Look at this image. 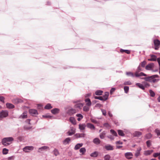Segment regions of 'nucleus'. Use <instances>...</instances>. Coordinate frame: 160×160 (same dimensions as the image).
<instances>
[{"label": "nucleus", "mask_w": 160, "mask_h": 160, "mask_svg": "<svg viewBox=\"0 0 160 160\" xmlns=\"http://www.w3.org/2000/svg\"><path fill=\"white\" fill-rule=\"evenodd\" d=\"M49 148L48 146H43L38 149V152H41L45 151L47 150H49Z\"/></svg>", "instance_id": "ddd939ff"}, {"label": "nucleus", "mask_w": 160, "mask_h": 160, "mask_svg": "<svg viewBox=\"0 0 160 160\" xmlns=\"http://www.w3.org/2000/svg\"><path fill=\"white\" fill-rule=\"evenodd\" d=\"M115 90V88H112L110 91V94H112L113 93V92H114Z\"/></svg>", "instance_id": "6e6d98bb"}, {"label": "nucleus", "mask_w": 160, "mask_h": 160, "mask_svg": "<svg viewBox=\"0 0 160 160\" xmlns=\"http://www.w3.org/2000/svg\"><path fill=\"white\" fill-rule=\"evenodd\" d=\"M111 156L109 154L106 155L104 157V160H110Z\"/></svg>", "instance_id": "4c0bfd02"}, {"label": "nucleus", "mask_w": 160, "mask_h": 160, "mask_svg": "<svg viewBox=\"0 0 160 160\" xmlns=\"http://www.w3.org/2000/svg\"><path fill=\"white\" fill-rule=\"evenodd\" d=\"M118 134L119 135L122 136H124L125 135L123 133V131L122 130H118Z\"/></svg>", "instance_id": "e433bc0d"}, {"label": "nucleus", "mask_w": 160, "mask_h": 160, "mask_svg": "<svg viewBox=\"0 0 160 160\" xmlns=\"http://www.w3.org/2000/svg\"><path fill=\"white\" fill-rule=\"evenodd\" d=\"M124 89L125 92L126 93H127L129 90V87L128 86H125L124 88Z\"/></svg>", "instance_id": "de8ad7c7"}, {"label": "nucleus", "mask_w": 160, "mask_h": 160, "mask_svg": "<svg viewBox=\"0 0 160 160\" xmlns=\"http://www.w3.org/2000/svg\"><path fill=\"white\" fill-rule=\"evenodd\" d=\"M147 136L148 137V138H150L152 137V135L151 134L148 133V134L147 135Z\"/></svg>", "instance_id": "774afa93"}, {"label": "nucleus", "mask_w": 160, "mask_h": 160, "mask_svg": "<svg viewBox=\"0 0 160 160\" xmlns=\"http://www.w3.org/2000/svg\"><path fill=\"white\" fill-rule=\"evenodd\" d=\"M12 102L13 103L15 104H17L19 103H21L23 102V101L21 99L16 98L12 100Z\"/></svg>", "instance_id": "0eeeda50"}, {"label": "nucleus", "mask_w": 160, "mask_h": 160, "mask_svg": "<svg viewBox=\"0 0 160 160\" xmlns=\"http://www.w3.org/2000/svg\"><path fill=\"white\" fill-rule=\"evenodd\" d=\"M83 110L84 111L87 112L89 110V108L87 106H84L83 108Z\"/></svg>", "instance_id": "3c124183"}, {"label": "nucleus", "mask_w": 160, "mask_h": 160, "mask_svg": "<svg viewBox=\"0 0 160 160\" xmlns=\"http://www.w3.org/2000/svg\"><path fill=\"white\" fill-rule=\"evenodd\" d=\"M77 112V110L74 109H71L68 110L67 113L70 115H72Z\"/></svg>", "instance_id": "1a4fd4ad"}, {"label": "nucleus", "mask_w": 160, "mask_h": 160, "mask_svg": "<svg viewBox=\"0 0 160 160\" xmlns=\"http://www.w3.org/2000/svg\"><path fill=\"white\" fill-rule=\"evenodd\" d=\"M108 114L110 117H112V115L111 113V112L109 111L108 112Z\"/></svg>", "instance_id": "69168bd1"}, {"label": "nucleus", "mask_w": 160, "mask_h": 160, "mask_svg": "<svg viewBox=\"0 0 160 160\" xmlns=\"http://www.w3.org/2000/svg\"><path fill=\"white\" fill-rule=\"evenodd\" d=\"M109 96V92H106L105 93V94L103 96H102L103 99V101H105L107 99Z\"/></svg>", "instance_id": "6ab92c4d"}, {"label": "nucleus", "mask_w": 160, "mask_h": 160, "mask_svg": "<svg viewBox=\"0 0 160 160\" xmlns=\"http://www.w3.org/2000/svg\"><path fill=\"white\" fill-rule=\"evenodd\" d=\"M83 106V105L82 104L79 103L75 104L74 107L77 111L78 110V109H81Z\"/></svg>", "instance_id": "4468645a"}, {"label": "nucleus", "mask_w": 160, "mask_h": 160, "mask_svg": "<svg viewBox=\"0 0 160 160\" xmlns=\"http://www.w3.org/2000/svg\"><path fill=\"white\" fill-rule=\"evenodd\" d=\"M134 75L136 77H138L140 76L139 73H138L137 72H135Z\"/></svg>", "instance_id": "680f3d73"}, {"label": "nucleus", "mask_w": 160, "mask_h": 160, "mask_svg": "<svg viewBox=\"0 0 160 160\" xmlns=\"http://www.w3.org/2000/svg\"><path fill=\"white\" fill-rule=\"evenodd\" d=\"M8 150L6 148H4L3 149L2 153L3 154H6L8 153Z\"/></svg>", "instance_id": "37998d69"}, {"label": "nucleus", "mask_w": 160, "mask_h": 160, "mask_svg": "<svg viewBox=\"0 0 160 160\" xmlns=\"http://www.w3.org/2000/svg\"><path fill=\"white\" fill-rule=\"evenodd\" d=\"M85 102L86 103V105L88 106H90L91 104V102L89 98H86L85 99Z\"/></svg>", "instance_id": "a878e982"}, {"label": "nucleus", "mask_w": 160, "mask_h": 160, "mask_svg": "<svg viewBox=\"0 0 160 160\" xmlns=\"http://www.w3.org/2000/svg\"><path fill=\"white\" fill-rule=\"evenodd\" d=\"M108 138H110L111 140H113L114 139L113 137H112L111 136H108Z\"/></svg>", "instance_id": "338daca9"}, {"label": "nucleus", "mask_w": 160, "mask_h": 160, "mask_svg": "<svg viewBox=\"0 0 160 160\" xmlns=\"http://www.w3.org/2000/svg\"><path fill=\"white\" fill-rule=\"evenodd\" d=\"M12 137H8L4 138L2 140V143L4 146H7L11 143V142L13 141Z\"/></svg>", "instance_id": "f03ea898"}, {"label": "nucleus", "mask_w": 160, "mask_h": 160, "mask_svg": "<svg viewBox=\"0 0 160 160\" xmlns=\"http://www.w3.org/2000/svg\"><path fill=\"white\" fill-rule=\"evenodd\" d=\"M100 140L98 138H96L93 140V142L97 144H99L100 143Z\"/></svg>", "instance_id": "393cba45"}, {"label": "nucleus", "mask_w": 160, "mask_h": 160, "mask_svg": "<svg viewBox=\"0 0 160 160\" xmlns=\"http://www.w3.org/2000/svg\"><path fill=\"white\" fill-rule=\"evenodd\" d=\"M75 132V129L73 127H71L70 129L68 131L67 133L69 136H71L74 134Z\"/></svg>", "instance_id": "6e6552de"}, {"label": "nucleus", "mask_w": 160, "mask_h": 160, "mask_svg": "<svg viewBox=\"0 0 160 160\" xmlns=\"http://www.w3.org/2000/svg\"><path fill=\"white\" fill-rule=\"evenodd\" d=\"M82 143H78L75 145L74 149L75 150H78L82 147Z\"/></svg>", "instance_id": "4be33fe9"}, {"label": "nucleus", "mask_w": 160, "mask_h": 160, "mask_svg": "<svg viewBox=\"0 0 160 160\" xmlns=\"http://www.w3.org/2000/svg\"><path fill=\"white\" fill-rule=\"evenodd\" d=\"M34 148L33 146H26L23 148V151L25 152H28L30 151L33 150Z\"/></svg>", "instance_id": "39448f33"}, {"label": "nucleus", "mask_w": 160, "mask_h": 160, "mask_svg": "<svg viewBox=\"0 0 160 160\" xmlns=\"http://www.w3.org/2000/svg\"><path fill=\"white\" fill-rule=\"evenodd\" d=\"M157 60L159 65V68H160V58H158Z\"/></svg>", "instance_id": "052dcab7"}, {"label": "nucleus", "mask_w": 160, "mask_h": 160, "mask_svg": "<svg viewBox=\"0 0 160 160\" xmlns=\"http://www.w3.org/2000/svg\"><path fill=\"white\" fill-rule=\"evenodd\" d=\"M155 132L158 136H160V130L158 129H155Z\"/></svg>", "instance_id": "49530a36"}, {"label": "nucleus", "mask_w": 160, "mask_h": 160, "mask_svg": "<svg viewBox=\"0 0 160 160\" xmlns=\"http://www.w3.org/2000/svg\"><path fill=\"white\" fill-rule=\"evenodd\" d=\"M76 116L78 117H79V118H82L83 117L82 115V114H78L76 115Z\"/></svg>", "instance_id": "bf43d9fd"}, {"label": "nucleus", "mask_w": 160, "mask_h": 160, "mask_svg": "<svg viewBox=\"0 0 160 160\" xmlns=\"http://www.w3.org/2000/svg\"><path fill=\"white\" fill-rule=\"evenodd\" d=\"M142 135V133L139 131H136L134 133V135L135 136L139 137Z\"/></svg>", "instance_id": "72a5a7b5"}, {"label": "nucleus", "mask_w": 160, "mask_h": 160, "mask_svg": "<svg viewBox=\"0 0 160 160\" xmlns=\"http://www.w3.org/2000/svg\"><path fill=\"white\" fill-rule=\"evenodd\" d=\"M103 115L105 116L106 115V112L105 110H102Z\"/></svg>", "instance_id": "13d9d810"}, {"label": "nucleus", "mask_w": 160, "mask_h": 160, "mask_svg": "<svg viewBox=\"0 0 160 160\" xmlns=\"http://www.w3.org/2000/svg\"><path fill=\"white\" fill-rule=\"evenodd\" d=\"M52 107L51 106V105L50 103L47 104L44 107V108L46 109H49L52 108Z\"/></svg>", "instance_id": "f704fd0d"}, {"label": "nucleus", "mask_w": 160, "mask_h": 160, "mask_svg": "<svg viewBox=\"0 0 160 160\" xmlns=\"http://www.w3.org/2000/svg\"><path fill=\"white\" fill-rule=\"evenodd\" d=\"M59 109L58 108H55L51 110V112L53 114H56L59 113Z\"/></svg>", "instance_id": "412c9836"}, {"label": "nucleus", "mask_w": 160, "mask_h": 160, "mask_svg": "<svg viewBox=\"0 0 160 160\" xmlns=\"http://www.w3.org/2000/svg\"><path fill=\"white\" fill-rule=\"evenodd\" d=\"M126 74L128 76H131L132 77H134V74L131 72H128L126 73Z\"/></svg>", "instance_id": "09e8293b"}, {"label": "nucleus", "mask_w": 160, "mask_h": 160, "mask_svg": "<svg viewBox=\"0 0 160 160\" xmlns=\"http://www.w3.org/2000/svg\"><path fill=\"white\" fill-rule=\"evenodd\" d=\"M8 116V112L7 111L2 110L0 112V118H6Z\"/></svg>", "instance_id": "7ed1b4c3"}, {"label": "nucleus", "mask_w": 160, "mask_h": 160, "mask_svg": "<svg viewBox=\"0 0 160 160\" xmlns=\"http://www.w3.org/2000/svg\"><path fill=\"white\" fill-rule=\"evenodd\" d=\"M70 141L71 139L70 138H67L63 141V143L64 145H66L67 144H68Z\"/></svg>", "instance_id": "a211bd4d"}, {"label": "nucleus", "mask_w": 160, "mask_h": 160, "mask_svg": "<svg viewBox=\"0 0 160 160\" xmlns=\"http://www.w3.org/2000/svg\"><path fill=\"white\" fill-rule=\"evenodd\" d=\"M4 97L1 96L0 97V101L2 102L3 103H4Z\"/></svg>", "instance_id": "4d7b16f0"}, {"label": "nucleus", "mask_w": 160, "mask_h": 160, "mask_svg": "<svg viewBox=\"0 0 160 160\" xmlns=\"http://www.w3.org/2000/svg\"><path fill=\"white\" fill-rule=\"evenodd\" d=\"M147 146L148 147H149L151 145V142L150 140H148L146 142Z\"/></svg>", "instance_id": "603ef678"}, {"label": "nucleus", "mask_w": 160, "mask_h": 160, "mask_svg": "<svg viewBox=\"0 0 160 160\" xmlns=\"http://www.w3.org/2000/svg\"><path fill=\"white\" fill-rule=\"evenodd\" d=\"M142 83L143 84L144 86V88L145 87L147 88L149 87L150 86V84L147 82H143Z\"/></svg>", "instance_id": "79ce46f5"}, {"label": "nucleus", "mask_w": 160, "mask_h": 160, "mask_svg": "<svg viewBox=\"0 0 160 160\" xmlns=\"http://www.w3.org/2000/svg\"><path fill=\"white\" fill-rule=\"evenodd\" d=\"M131 84H132L131 82L129 81L125 82L124 83V84L125 85H131Z\"/></svg>", "instance_id": "5fc2aeb1"}, {"label": "nucleus", "mask_w": 160, "mask_h": 160, "mask_svg": "<svg viewBox=\"0 0 160 160\" xmlns=\"http://www.w3.org/2000/svg\"><path fill=\"white\" fill-rule=\"evenodd\" d=\"M124 155L126 158L130 159L132 158L133 155L131 152H127L125 153Z\"/></svg>", "instance_id": "423d86ee"}, {"label": "nucleus", "mask_w": 160, "mask_h": 160, "mask_svg": "<svg viewBox=\"0 0 160 160\" xmlns=\"http://www.w3.org/2000/svg\"><path fill=\"white\" fill-rule=\"evenodd\" d=\"M91 121L92 122L94 123H97V122L94 119H91Z\"/></svg>", "instance_id": "0e129e2a"}, {"label": "nucleus", "mask_w": 160, "mask_h": 160, "mask_svg": "<svg viewBox=\"0 0 160 160\" xmlns=\"http://www.w3.org/2000/svg\"><path fill=\"white\" fill-rule=\"evenodd\" d=\"M120 52L122 53L125 52L128 54H129L130 53V50H123L122 49H121L120 50Z\"/></svg>", "instance_id": "7c9ffc66"}, {"label": "nucleus", "mask_w": 160, "mask_h": 160, "mask_svg": "<svg viewBox=\"0 0 160 160\" xmlns=\"http://www.w3.org/2000/svg\"><path fill=\"white\" fill-rule=\"evenodd\" d=\"M86 126L85 124H79V128L81 130H83L85 129Z\"/></svg>", "instance_id": "5701e85b"}, {"label": "nucleus", "mask_w": 160, "mask_h": 160, "mask_svg": "<svg viewBox=\"0 0 160 160\" xmlns=\"http://www.w3.org/2000/svg\"><path fill=\"white\" fill-rule=\"evenodd\" d=\"M153 152L152 150H148L145 151L144 152L143 154L145 156H148L150 155Z\"/></svg>", "instance_id": "f3484780"}, {"label": "nucleus", "mask_w": 160, "mask_h": 160, "mask_svg": "<svg viewBox=\"0 0 160 160\" xmlns=\"http://www.w3.org/2000/svg\"><path fill=\"white\" fill-rule=\"evenodd\" d=\"M105 148L108 151L113 150L114 149L113 146L110 145H107L104 146Z\"/></svg>", "instance_id": "f8f14e48"}, {"label": "nucleus", "mask_w": 160, "mask_h": 160, "mask_svg": "<svg viewBox=\"0 0 160 160\" xmlns=\"http://www.w3.org/2000/svg\"><path fill=\"white\" fill-rule=\"evenodd\" d=\"M22 118H27V112H24L21 115L20 117Z\"/></svg>", "instance_id": "c85d7f7f"}, {"label": "nucleus", "mask_w": 160, "mask_h": 160, "mask_svg": "<svg viewBox=\"0 0 160 160\" xmlns=\"http://www.w3.org/2000/svg\"><path fill=\"white\" fill-rule=\"evenodd\" d=\"M53 152L55 156H57L59 154V151H58V150L57 149H55L54 150V151H53Z\"/></svg>", "instance_id": "ea45409f"}, {"label": "nucleus", "mask_w": 160, "mask_h": 160, "mask_svg": "<svg viewBox=\"0 0 160 160\" xmlns=\"http://www.w3.org/2000/svg\"><path fill=\"white\" fill-rule=\"evenodd\" d=\"M69 120L70 122L73 124H76V121L75 118L72 117H71L70 118Z\"/></svg>", "instance_id": "c756f323"}, {"label": "nucleus", "mask_w": 160, "mask_h": 160, "mask_svg": "<svg viewBox=\"0 0 160 160\" xmlns=\"http://www.w3.org/2000/svg\"><path fill=\"white\" fill-rule=\"evenodd\" d=\"M153 43L155 47V49L158 50L160 47V41L158 39H155L154 40Z\"/></svg>", "instance_id": "20e7f679"}, {"label": "nucleus", "mask_w": 160, "mask_h": 160, "mask_svg": "<svg viewBox=\"0 0 160 160\" xmlns=\"http://www.w3.org/2000/svg\"><path fill=\"white\" fill-rule=\"evenodd\" d=\"M116 143L117 144H122V142L120 141H117L116 142Z\"/></svg>", "instance_id": "e2e57ef3"}, {"label": "nucleus", "mask_w": 160, "mask_h": 160, "mask_svg": "<svg viewBox=\"0 0 160 160\" xmlns=\"http://www.w3.org/2000/svg\"><path fill=\"white\" fill-rule=\"evenodd\" d=\"M103 92L101 90H98L95 92V94L97 95H102Z\"/></svg>", "instance_id": "58836bf2"}, {"label": "nucleus", "mask_w": 160, "mask_h": 160, "mask_svg": "<svg viewBox=\"0 0 160 160\" xmlns=\"http://www.w3.org/2000/svg\"><path fill=\"white\" fill-rule=\"evenodd\" d=\"M146 64V62L145 61H143L142 62L141 64V66L142 67H144Z\"/></svg>", "instance_id": "864d4df0"}, {"label": "nucleus", "mask_w": 160, "mask_h": 160, "mask_svg": "<svg viewBox=\"0 0 160 160\" xmlns=\"http://www.w3.org/2000/svg\"><path fill=\"white\" fill-rule=\"evenodd\" d=\"M154 66V64L153 63H150L146 66L145 68L147 70H150L153 68Z\"/></svg>", "instance_id": "9d476101"}, {"label": "nucleus", "mask_w": 160, "mask_h": 160, "mask_svg": "<svg viewBox=\"0 0 160 160\" xmlns=\"http://www.w3.org/2000/svg\"><path fill=\"white\" fill-rule=\"evenodd\" d=\"M29 112L30 114L33 115L38 114L37 110L34 109H30L29 110Z\"/></svg>", "instance_id": "2eb2a0df"}, {"label": "nucleus", "mask_w": 160, "mask_h": 160, "mask_svg": "<svg viewBox=\"0 0 160 160\" xmlns=\"http://www.w3.org/2000/svg\"><path fill=\"white\" fill-rule=\"evenodd\" d=\"M149 92L150 93V96L152 97H154L155 96V93L152 91L151 90H149Z\"/></svg>", "instance_id": "a18cd8bd"}, {"label": "nucleus", "mask_w": 160, "mask_h": 160, "mask_svg": "<svg viewBox=\"0 0 160 160\" xmlns=\"http://www.w3.org/2000/svg\"><path fill=\"white\" fill-rule=\"evenodd\" d=\"M87 126L89 128H90L91 129H95V127L93 124L90 123H88L87 124Z\"/></svg>", "instance_id": "473e14b6"}, {"label": "nucleus", "mask_w": 160, "mask_h": 160, "mask_svg": "<svg viewBox=\"0 0 160 160\" xmlns=\"http://www.w3.org/2000/svg\"><path fill=\"white\" fill-rule=\"evenodd\" d=\"M106 134L104 132H103L100 133V137L101 139H103Z\"/></svg>", "instance_id": "a19ab883"}, {"label": "nucleus", "mask_w": 160, "mask_h": 160, "mask_svg": "<svg viewBox=\"0 0 160 160\" xmlns=\"http://www.w3.org/2000/svg\"><path fill=\"white\" fill-rule=\"evenodd\" d=\"M111 133L113 135L115 136H117L118 135L117 132L111 129L110 130Z\"/></svg>", "instance_id": "c03bdc74"}, {"label": "nucleus", "mask_w": 160, "mask_h": 160, "mask_svg": "<svg viewBox=\"0 0 160 160\" xmlns=\"http://www.w3.org/2000/svg\"><path fill=\"white\" fill-rule=\"evenodd\" d=\"M141 150V148L139 147L137 148L135 154V156L137 158L140 155V151Z\"/></svg>", "instance_id": "9b49d317"}, {"label": "nucleus", "mask_w": 160, "mask_h": 160, "mask_svg": "<svg viewBox=\"0 0 160 160\" xmlns=\"http://www.w3.org/2000/svg\"><path fill=\"white\" fill-rule=\"evenodd\" d=\"M151 58H148V61H156L157 59V57L154 55H150Z\"/></svg>", "instance_id": "dca6fc26"}, {"label": "nucleus", "mask_w": 160, "mask_h": 160, "mask_svg": "<svg viewBox=\"0 0 160 160\" xmlns=\"http://www.w3.org/2000/svg\"><path fill=\"white\" fill-rule=\"evenodd\" d=\"M136 85L143 90L145 89L144 86L142 83L141 84L138 83H137L136 84Z\"/></svg>", "instance_id": "bb28decb"}, {"label": "nucleus", "mask_w": 160, "mask_h": 160, "mask_svg": "<svg viewBox=\"0 0 160 160\" xmlns=\"http://www.w3.org/2000/svg\"><path fill=\"white\" fill-rule=\"evenodd\" d=\"M98 152L95 151L93 152L92 153L90 154V156L91 157H96L98 156Z\"/></svg>", "instance_id": "cd10ccee"}, {"label": "nucleus", "mask_w": 160, "mask_h": 160, "mask_svg": "<svg viewBox=\"0 0 160 160\" xmlns=\"http://www.w3.org/2000/svg\"><path fill=\"white\" fill-rule=\"evenodd\" d=\"M153 156L155 158H156L158 156V159L160 160V152L159 153H153Z\"/></svg>", "instance_id": "c9c22d12"}, {"label": "nucleus", "mask_w": 160, "mask_h": 160, "mask_svg": "<svg viewBox=\"0 0 160 160\" xmlns=\"http://www.w3.org/2000/svg\"><path fill=\"white\" fill-rule=\"evenodd\" d=\"M6 107L7 108L9 109H12L14 108V106L11 103H7L6 104Z\"/></svg>", "instance_id": "aec40b11"}, {"label": "nucleus", "mask_w": 160, "mask_h": 160, "mask_svg": "<svg viewBox=\"0 0 160 160\" xmlns=\"http://www.w3.org/2000/svg\"><path fill=\"white\" fill-rule=\"evenodd\" d=\"M85 134L84 133H77L75 135V136L77 138L84 137Z\"/></svg>", "instance_id": "b1692460"}, {"label": "nucleus", "mask_w": 160, "mask_h": 160, "mask_svg": "<svg viewBox=\"0 0 160 160\" xmlns=\"http://www.w3.org/2000/svg\"><path fill=\"white\" fill-rule=\"evenodd\" d=\"M158 75L156 74L149 77L144 78H143L146 81L154 83L157 82L159 80V79H158L155 78H158Z\"/></svg>", "instance_id": "f257e3e1"}, {"label": "nucleus", "mask_w": 160, "mask_h": 160, "mask_svg": "<svg viewBox=\"0 0 160 160\" xmlns=\"http://www.w3.org/2000/svg\"><path fill=\"white\" fill-rule=\"evenodd\" d=\"M80 152L82 153V155L84 154L86 151V149L84 148H81L79 150Z\"/></svg>", "instance_id": "2f4dec72"}, {"label": "nucleus", "mask_w": 160, "mask_h": 160, "mask_svg": "<svg viewBox=\"0 0 160 160\" xmlns=\"http://www.w3.org/2000/svg\"><path fill=\"white\" fill-rule=\"evenodd\" d=\"M94 98L95 99H98L101 100L103 101L102 97V96H95Z\"/></svg>", "instance_id": "8fccbe9b"}]
</instances>
